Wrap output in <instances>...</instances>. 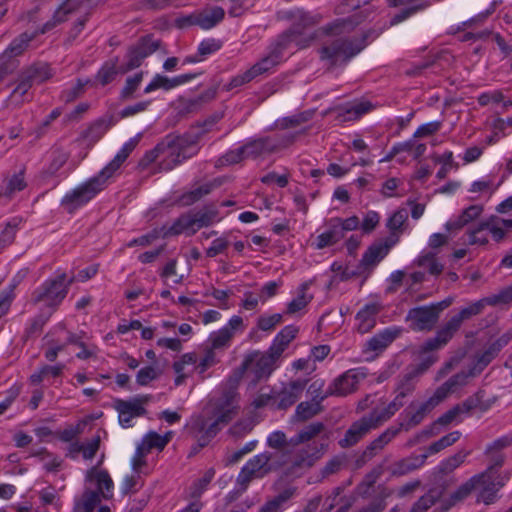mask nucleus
I'll return each mask as SVG.
<instances>
[{
    "label": "nucleus",
    "instance_id": "obj_1",
    "mask_svg": "<svg viewBox=\"0 0 512 512\" xmlns=\"http://www.w3.org/2000/svg\"><path fill=\"white\" fill-rule=\"evenodd\" d=\"M202 132L184 133L182 135L168 134L153 149L147 151L139 165L146 167L160 158L159 170L171 171L187 159L197 155Z\"/></svg>",
    "mask_w": 512,
    "mask_h": 512
},
{
    "label": "nucleus",
    "instance_id": "obj_2",
    "mask_svg": "<svg viewBox=\"0 0 512 512\" xmlns=\"http://www.w3.org/2000/svg\"><path fill=\"white\" fill-rule=\"evenodd\" d=\"M238 379L239 374L231 380H227L221 397L215 402V420L213 422L208 423L207 419L202 415L191 419L190 429L198 437L201 447L207 445L210 439L217 434L219 425H226L237 415L239 410L238 394L236 392Z\"/></svg>",
    "mask_w": 512,
    "mask_h": 512
},
{
    "label": "nucleus",
    "instance_id": "obj_3",
    "mask_svg": "<svg viewBox=\"0 0 512 512\" xmlns=\"http://www.w3.org/2000/svg\"><path fill=\"white\" fill-rule=\"evenodd\" d=\"M381 32V29H369L360 36L339 37L325 42L319 49L320 59L328 62L331 67L346 65L370 42L375 40Z\"/></svg>",
    "mask_w": 512,
    "mask_h": 512
},
{
    "label": "nucleus",
    "instance_id": "obj_4",
    "mask_svg": "<svg viewBox=\"0 0 512 512\" xmlns=\"http://www.w3.org/2000/svg\"><path fill=\"white\" fill-rule=\"evenodd\" d=\"M287 19H289L292 24L289 29L282 32L277 37L280 41V45H285L289 48L294 44L297 49L309 47L318 36V30L311 31V28L320 22L321 17L302 9H295L287 12Z\"/></svg>",
    "mask_w": 512,
    "mask_h": 512
},
{
    "label": "nucleus",
    "instance_id": "obj_5",
    "mask_svg": "<svg viewBox=\"0 0 512 512\" xmlns=\"http://www.w3.org/2000/svg\"><path fill=\"white\" fill-rule=\"evenodd\" d=\"M86 478L96 486V490L87 488L76 500L74 512H111L108 506H99L101 497H112L113 481L108 472L93 467L88 471Z\"/></svg>",
    "mask_w": 512,
    "mask_h": 512
},
{
    "label": "nucleus",
    "instance_id": "obj_6",
    "mask_svg": "<svg viewBox=\"0 0 512 512\" xmlns=\"http://www.w3.org/2000/svg\"><path fill=\"white\" fill-rule=\"evenodd\" d=\"M138 142V137L131 138L96 176L90 178L81 187L73 189L72 192H101L106 189L114 181L117 171L135 149Z\"/></svg>",
    "mask_w": 512,
    "mask_h": 512
},
{
    "label": "nucleus",
    "instance_id": "obj_7",
    "mask_svg": "<svg viewBox=\"0 0 512 512\" xmlns=\"http://www.w3.org/2000/svg\"><path fill=\"white\" fill-rule=\"evenodd\" d=\"M286 49H288V47L285 45H280V41L276 39L275 42L270 46L268 55L261 58L245 72L234 76L230 80L227 89L231 90L240 87L246 83H249L256 77L270 71L273 67L280 63L283 53Z\"/></svg>",
    "mask_w": 512,
    "mask_h": 512
},
{
    "label": "nucleus",
    "instance_id": "obj_8",
    "mask_svg": "<svg viewBox=\"0 0 512 512\" xmlns=\"http://www.w3.org/2000/svg\"><path fill=\"white\" fill-rule=\"evenodd\" d=\"M278 453L264 452L254 456L241 469L237 476V485L245 491L254 479L264 477L270 471L282 467L285 462L273 461Z\"/></svg>",
    "mask_w": 512,
    "mask_h": 512
},
{
    "label": "nucleus",
    "instance_id": "obj_9",
    "mask_svg": "<svg viewBox=\"0 0 512 512\" xmlns=\"http://www.w3.org/2000/svg\"><path fill=\"white\" fill-rule=\"evenodd\" d=\"M452 304V299H445L429 306H420L408 311L406 320L415 331H430L439 320L440 313Z\"/></svg>",
    "mask_w": 512,
    "mask_h": 512
},
{
    "label": "nucleus",
    "instance_id": "obj_10",
    "mask_svg": "<svg viewBox=\"0 0 512 512\" xmlns=\"http://www.w3.org/2000/svg\"><path fill=\"white\" fill-rule=\"evenodd\" d=\"M279 358L273 355L270 351L266 354L254 352L246 357L242 365L234 371L228 380L234 378L239 374L238 384L245 372L253 376V382L256 383L264 377H268L274 370L275 363Z\"/></svg>",
    "mask_w": 512,
    "mask_h": 512
},
{
    "label": "nucleus",
    "instance_id": "obj_11",
    "mask_svg": "<svg viewBox=\"0 0 512 512\" xmlns=\"http://www.w3.org/2000/svg\"><path fill=\"white\" fill-rule=\"evenodd\" d=\"M160 46V40L153 39L146 35L141 37L138 42L130 46L126 53V63L120 66V73H128L140 67L143 61L153 54Z\"/></svg>",
    "mask_w": 512,
    "mask_h": 512
},
{
    "label": "nucleus",
    "instance_id": "obj_12",
    "mask_svg": "<svg viewBox=\"0 0 512 512\" xmlns=\"http://www.w3.org/2000/svg\"><path fill=\"white\" fill-rule=\"evenodd\" d=\"M72 280H67L66 274H60L55 279L46 281L42 288L34 293L35 303L45 302L48 307L57 306L67 295Z\"/></svg>",
    "mask_w": 512,
    "mask_h": 512
},
{
    "label": "nucleus",
    "instance_id": "obj_13",
    "mask_svg": "<svg viewBox=\"0 0 512 512\" xmlns=\"http://www.w3.org/2000/svg\"><path fill=\"white\" fill-rule=\"evenodd\" d=\"M295 135H277L253 139L242 145L247 158H256L263 154L272 153L294 142Z\"/></svg>",
    "mask_w": 512,
    "mask_h": 512
},
{
    "label": "nucleus",
    "instance_id": "obj_14",
    "mask_svg": "<svg viewBox=\"0 0 512 512\" xmlns=\"http://www.w3.org/2000/svg\"><path fill=\"white\" fill-rule=\"evenodd\" d=\"M378 427V423L370 413L364 415L349 426L344 436L338 441V445L343 449L351 448Z\"/></svg>",
    "mask_w": 512,
    "mask_h": 512
},
{
    "label": "nucleus",
    "instance_id": "obj_15",
    "mask_svg": "<svg viewBox=\"0 0 512 512\" xmlns=\"http://www.w3.org/2000/svg\"><path fill=\"white\" fill-rule=\"evenodd\" d=\"M150 401V396H138L130 400L117 399L114 408L119 413V423L127 428L131 426V420L146 414L145 405Z\"/></svg>",
    "mask_w": 512,
    "mask_h": 512
},
{
    "label": "nucleus",
    "instance_id": "obj_16",
    "mask_svg": "<svg viewBox=\"0 0 512 512\" xmlns=\"http://www.w3.org/2000/svg\"><path fill=\"white\" fill-rule=\"evenodd\" d=\"M315 448L303 447L295 450L292 455L287 458L285 454L277 455L279 459L277 462H285L282 466H286V471L289 474L301 473L304 470L311 468L318 459Z\"/></svg>",
    "mask_w": 512,
    "mask_h": 512
},
{
    "label": "nucleus",
    "instance_id": "obj_17",
    "mask_svg": "<svg viewBox=\"0 0 512 512\" xmlns=\"http://www.w3.org/2000/svg\"><path fill=\"white\" fill-rule=\"evenodd\" d=\"M366 378L361 369H351L337 377L328 387V394L333 396H347L355 392L359 383Z\"/></svg>",
    "mask_w": 512,
    "mask_h": 512
},
{
    "label": "nucleus",
    "instance_id": "obj_18",
    "mask_svg": "<svg viewBox=\"0 0 512 512\" xmlns=\"http://www.w3.org/2000/svg\"><path fill=\"white\" fill-rule=\"evenodd\" d=\"M482 474L488 475L477 479L476 488L480 489L478 501L490 504L494 501L496 493L504 486V481L496 472H493V466H489Z\"/></svg>",
    "mask_w": 512,
    "mask_h": 512
},
{
    "label": "nucleus",
    "instance_id": "obj_19",
    "mask_svg": "<svg viewBox=\"0 0 512 512\" xmlns=\"http://www.w3.org/2000/svg\"><path fill=\"white\" fill-rule=\"evenodd\" d=\"M401 428L390 427L371 441L356 460L358 467L363 466L378 455L400 432Z\"/></svg>",
    "mask_w": 512,
    "mask_h": 512
},
{
    "label": "nucleus",
    "instance_id": "obj_20",
    "mask_svg": "<svg viewBox=\"0 0 512 512\" xmlns=\"http://www.w3.org/2000/svg\"><path fill=\"white\" fill-rule=\"evenodd\" d=\"M362 17L355 13L346 18H337L318 29V33L326 36H342L351 33L360 23Z\"/></svg>",
    "mask_w": 512,
    "mask_h": 512
},
{
    "label": "nucleus",
    "instance_id": "obj_21",
    "mask_svg": "<svg viewBox=\"0 0 512 512\" xmlns=\"http://www.w3.org/2000/svg\"><path fill=\"white\" fill-rule=\"evenodd\" d=\"M243 319L240 316H233L228 324L222 329L210 335V347L212 349H222L228 346L237 330L242 329Z\"/></svg>",
    "mask_w": 512,
    "mask_h": 512
},
{
    "label": "nucleus",
    "instance_id": "obj_22",
    "mask_svg": "<svg viewBox=\"0 0 512 512\" xmlns=\"http://www.w3.org/2000/svg\"><path fill=\"white\" fill-rule=\"evenodd\" d=\"M119 122V117L114 116L113 113L105 114L95 120L83 133V137L88 140L90 144L98 142L104 134Z\"/></svg>",
    "mask_w": 512,
    "mask_h": 512
},
{
    "label": "nucleus",
    "instance_id": "obj_23",
    "mask_svg": "<svg viewBox=\"0 0 512 512\" xmlns=\"http://www.w3.org/2000/svg\"><path fill=\"white\" fill-rule=\"evenodd\" d=\"M306 385L307 381L304 379H297L287 383L278 393V407L286 409L292 406L300 398Z\"/></svg>",
    "mask_w": 512,
    "mask_h": 512
},
{
    "label": "nucleus",
    "instance_id": "obj_24",
    "mask_svg": "<svg viewBox=\"0 0 512 512\" xmlns=\"http://www.w3.org/2000/svg\"><path fill=\"white\" fill-rule=\"evenodd\" d=\"M400 334L399 329H385L384 331L370 338L364 348V352L378 354L387 348Z\"/></svg>",
    "mask_w": 512,
    "mask_h": 512
},
{
    "label": "nucleus",
    "instance_id": "obj_25",
    "mask_svg": "<svg viewBox=\"0 0 512 512\" xmlns=\"http://www.w3.org/2000/svg\"><path fill=\"white\" fill-rule=\"evenodd\" d=\"M396 240H387L385 242H376L372 244L362 257L361 264L365 267L376 265L382 260L389 252L390 248L394 245Z\"/></svg>",
    "mask_w": 512,
    "mask_h": 512
},
{
    "label": "nucleus",
    "instance_id": "obj_26",
    "mask_svg": "<svg viewBox=\"0 0 512 512\" xmlns=\"http://www.w3.org/2000/svg\"><path fill=\"white\" fill-rule=\"evenodd\" d=\"M380 311V306L376 303L367 304L356 315L357 330L362 333H368L376 325V316Z\"/></svg>",
    "mask_w": 512,
    "mask_h": 512
},
{
    "label": "nucleus",
    "instance_id": "obj_27",
    "mask_svg": "<svg viewBox=\"0 0 512 512\" xmlns=\"http://www.w3.org/2000/svg\"><path fill=\"white\" fill-rule=\"evenodd\" d=\"M427 455L410 456L393 463L389 470L392 476H403L418 468L426 461Z\"/></svg>",
    "mask_w": 512,
    "mask_h": 512
},
{
    "label": "nucleus",
    "instance_id": "obj_28",
    "mask_svg": "<svg viewBox=\"0 0 512 512\" xmlns=\"http://www.w3.org/2000/svg\"><path fill=\"white\" fill-rule=\"evenodd\" d=\"M474 376L470 375V370L467 372L462 371L451 378H449L446 382H444L440 387L435 391L436 397L440 400H444L450 393L455 392L460 387L466 385L468 383L469 378H473Z\"/></svg>",
    "mask_w": 512,
    "mask_h": 512
},
{
    "label": "nucleus",
    "instance_id": "obj_29",
    "mask_svg": "<svg viewBox=\"0 0 512 512\" xmlns=\"http://www.w3.org/2000/svg\"><path fill=\"white\" fill-rule=\"evenodd\" d=\"M500 351V345L498 343L491 344L483 352L477 354L469 366L470 375H479L488 364L496 357Z\"/></svg>",
    "mask_w": 512,
    "mask_h": 512
},
{
    "label": "nucleus",
    "instance_id": "obj_30",
    "mask_svg": "<svg viewBox=\"0 0 512 512\" xmlns=\"http://www.w3.org/2000/svg\"><path fill=\"white\" fill-rule=\"evenodd\" d=\"M36 38L34 32L25 31L21 33L18 37H16L6 48L3 54L0 56L2 62H5L6 59L16 57L21 55L29 43Z\"/></svg>",
    "mask_w": 512,
    "mask_h": 512
},
{
    "label": "nucleus",
    "instance_id": "obj_31",
    "mask_svg": "<svg viewBox=\"0 0 512 512\" xmlns=\"http://www.w3.org/2000/svg\"><path fill=\"white\" fill-rule=\"evenodd\" d=\"M297 333L298 328L293 325L284 327L275 337L269 351L279 358Z\"/></svg>",
    "mask_w": 512,
    "mask_h": 512
},
{
    "label": "nucleus",
    "instance_id": "obj_32",
    "mask_svg": "<svg viewBox=\"0 0 512 512\" xmlns=\"http://www.w3.org/2000/svg\"><path fill=\"white\" fill-rule=\"evenodd\" d=\"M487 475L488 474L476 475L461 485L454 493L451 494L448 500H444L442 502L444 510H448L455 504L463 501L472 492V490L476 488L477 479L485 478Z\"/></svg>",
    "mask_w": 512,
    "mask_h": 512
},
{
    "label": "nucleus",
    "instance_id": "obj_33",
    "mask_svg": "<svg viewBox=\"0 0 512 512\" xmlns=\"http://www.w3.org/2000/svg\"><path fill=\"white\" fill-rule=\"evenodd\" d=\"M196 232L197 228L195 226L192 213H185L174 221V223L167 230L166 235L176 236L185 234L186 236H192Z\"/></svg>",
    "mask_w": 512,
    "mask_h": 512
},
{
    "label": "nucleus",
    "instance_id": "obj_34",
    "mask_svg": "<svg viewBox=\"0 0 512 512\" xmlns=\"http://www.w3.org/2000/svg\"><path fill=\"white\" fill-rule=\"evenodd\" d=\"M214 95H215V92H211V93L199 95L198 97H195V98L179 99L178 106H177L178 114L181 116H184L187 114L197 112L201 108L202 104L204 102H206L207 100L213 98Z\"/></svg>",
    "mask_w": 512,
    "mask_h": 512
},
{
    "label": "nucleus",
    "instance_id": "obj_35",
    "mask_svg": "<svg viewBox=\"0 0 512 512\" xmlns=\"http://www.w3.org/2000/svg\"><path fill=\"white\" fill-rule=\"evenodd\" d=\"M443 493L444 488L432 487L413 504L409 512H426L442 497Z\"/></svg>",
    "mask_w": 512,
    "mask_h": 512
},
{
    "label": "nucleus",
    "instance_id": "obj_36",
    "mask_svg": "<svg viewBox=\"0 0 512 512\" xmlns=\"http://www.w3.org/2000/svg\"><path fill=\"white\" fill-rule=\"evenodd\" d=\"M373 109V105L369 101H362L355 103L353 105H350L344 109H342L341 112H339L337 118L339 121H353L356 119H359L362 115L368 113Z\"/></svg>",
    "mask_w": 512,
    "mask_h": 512
},
{
    "label": "nucleus",
    "instance_id": "obj_37",
    "mask_svg": "<svg viewBox=\"0 0 512 512\" xmlns=\"http://www.w3.org/2000/svg\"><path fill=\"white\" fill-rule=\"evenodd\" d=\"M199 17V27L203 30H209L217 26L225 17V11L222 7L215 6L210 11L197 13Z\"/></svg>",
    "mask_w": 512,
    "mask_h": 512
},
{
    "label": "nucleus",
    "instance_id": "obj_38",
    "mask_svg": "<svg viewBox=\"0 0 512 512\" xmlns=\"http://www.w3.org/2000/svg\"><path fill=\"white\" fill-rule=\"evenodd\" d=\"M24 74L31 82L34 83H43L50 79L53 76L52 69L47 63H34L27 69H25Z\"/></svg>",
    "mask_w": 512,
    "mask_h": 512
},
{
    "label": "nucleus",
    "instance_id": "obj_39",
    "mask_svg": "<svg viewBox=\"0 0 512 512\" xmlns=\"http://www.w3.org/2000/svg\"><path fill=\"white\" fill-rule=\"evenodd\" d=\"M218 209L215 205L205 206L203 209L192 213L197 231L208 227L218 220Z\"/></svg>",
    "mask_w": 512,
    "mask_h": 512
},
{
    "label": "nucleus",
    "instance_id": "obj_40",
    "mask_svg": "<svg viewBox=\"0 0 512 512\" xmlns=\"http://www.w3.org/2000/svg\"><path fill=\"white\" fill-rule=\"evenodd\" d=\"M172 437V432H167L165 435H160L151 431L145 435L140 446L149 453L153 448L163 450Z\"/></svg>",
    "mask_w": 512,
    "mask_h": 512
},
{
    "label": "nucleus",
    "instance_id": "obj_41",
    "mask_svg": "<svg viewBox=\"0 0 512 512\" xmlns=\"http://www.w3.org/2000/svg\"><path fill=\"white\" fill-rule=\"evenodd\" d=\"M26 166L24 164L15 168L11 175L5 178L7 192L23 191L27 188Z\"/></svg>",
    "mask_w": 512,
    "mask_h": 512
},
{
    "label": "nucleus",
    "instance_id": "obj_42",
    "mask_svg": "<svg viewBox=\"0 0 512 512\" xmlns=\"http://www.w3.org/2000/svg\"><path fill=\"white\" fill-rule=\"evenodd\" d=\"M404 405V401L401 398L395 396L394 400L390 402L383 409H373L370 414L373 416L375 421L380 426L387 420H389L402 406Z\"/></svg>",
    "mask_w": 512,
    "mask_h": 512
},
{
    "label": "nucleus",
    "instance_id": "obj_43",
    "mask_svg": "<svg viewBox=\"0 0 512 512\" xmlns=\"http://www.w3.org/2000/svg\"><path fill=\"white\" fill-rule=\"evenodd\" d=\"M481 212V206L472 205L465 209L457 220L447 222L446 229L448 231L461 229L464 225L468 224L470 221L477 218L481 214Z\"/></svg>",
    "mask_w": 512,
    "mask_h": 512
},
{
    "label": "nucleus",
    "instance_id": "obj_44",
    "mask_svg": "<svg viewBox=\"0 0 512 512\" xmlns=\"http://www.w3.org/2000/svg\"><path fill=\"white\" fill-rule=\"evenodd\" d=\"M117 64L118 57H115L114 59L105 62L99 69L96 75V79L102 86H106L107 84L111 83L117 74L120 73V67L118 68Z\"/></svg>",
    "mask_w": 512,
    "mask_h": 512
},
{
    "label": "nucleus",
    "instance_id": "obj_45",
    "mask_svg": "<svg viewBox=\"0 0 512 512\" xmlns=\"http://www.w3.org/2000/svg\"><path fill=\"white\" fill-rule=\"evenodd\" d=\"M144 77V72L140 71L133 76H129L123 88L120 91L119 99L122 101L131 100L135 97L136 91L139 89Z\"/></svg>",
    "mask_w": 512,
    "mask_h": 512
},
{
    "label": "nucleus",
    "instance_id": "obj_46",
    "mask_svg": "<svg viewBox=\"0 0 512 512\" xmlns=\"http://www.w3.org/2000/svg\"><path fill=\"white\" fill-rule=\"evenodd\" d=\"M442 400L436 397V394L429 398L426 402L422 403L416 410L415 413L409 416L407 425L413 427L418 425L425 417L427 413L432 411Z\"/></svg>",
    "mask_w": 512,
    "mask_h": 512
},
{
    "label": "nucleus",
    "instance_id": "obj_47",
    "mask_svg": "<svg viewBox=\"0 0 512 512\" xmlns=\"http://www.w3.org/2000/svg\"><path fill=\"white\" fill-rule=\"evenodd\" d=\"M294 495V489L288 488L280 492L277 496L267 501L259 512H281L282 506Z\"/></svg>",
    "mask_w": 512,
    "mask_h": 512
},
{
    "label": "nucleus",
    "instance_id": "obj_48",
    "mask_svg": "<svg viewBox=\"0 0 512 512\" xmlns=\"http://www.w3.org/2000/svg\"><path fill=\"white\" fill-rule=\"evenodd\" d=\"M344 238V235L340 233V228H337L333 220L330 223V228L328 231L320 234L317 237L316 248L323 249L327 246H331L341 239Z\"/></svg>",
    "mask_w": 512,
    "mask_h": 512
},
{
    "label": "nucleus",
    "instance_id": "obj_49",
    "mask_svg": "<svg viewBox=\"0 0 512 512\" xmlns=\"http://www.w3.org/2000/svg\"><path fill=\"white\" fill-rule=\"evenodd\" d=\"M325 431V425L321 422H314L303 428L291 442L296 445L305 443Z\"/></svg>",
    "mask_w": 512,
    "mask_h": 512
},
{
    "label": "nucleus",
    "instance_id": "obj_50",
    "mask_svg": "<svg viewBox=\"0 0 512 512\" xmlns=\"http://www.w3.org/2000/svg\"><path fill=\"white\" fill-rule=\"evenodd\" d=\"M67 155L64 153H58L54 156L52 161L50 162L47 169L40 172V174L37 177V181L39 184H45L48 177L53 176L56 174L67 162Z\"/></svg>",
    "mask_w": 512,
    "mask_h": 512
},
{
    "label": "nucleus",
    "instance_id": "obj_51",
    "mask_svg": "<svg viewBox=\"0 0 512 512\" xmlns=\"http://www.w3.org/2000/svg\"><path fill=\"white\" fill-rule=\"evenodd\" d=\"M417 378L418 377L411 371L405 373L399 379L395 388L396 396L404 400L406 396L410 395L415 388Z\"/></svg>",
    "mask_w": 512,
    "mask_h": 512
},
{
    "label": "nucleus",
    "instance_id": "obj_52",
    "mask_svg": "<svg viewBox=\"0 0 512 512\" xmlns=\"http://www.w3.org/2000/svg\"><path fill=\"white\" fill-rule=\"evenodd\" d=\"M215 475L214 469H208L201 478L193 482L189 487V497L192 499H199L203 492L207 489Z\"/></svg>",
    "mask_w": 512,
    "mask_h": 512
},
{
    "label": "nucleus",
    "instance_id": "obj_53",
    "mask_svg": "<svg viewBox=\"0 0 512 512\" xmlns=\"http://www.w3.org/2000/svg\"><path fill=\"white\" fill-rule=\"evenodd\" d=\"M308 287H309L308 283H303L300 286L298 296L288 304V307H287L288 314H294V313L302 310L312 300V298H313L312 295H309L307 293Z\"/></svg>",
    "mask_w": 512,
    "mask_h": 512
},
{
    "label": "nucleus",
    "instance_id": "obj_54",
    "mask_svg": "<svg viewBox=\"0 0 512 512\" xmlns=\"http://www.w3.org/2000/svg\"><path fill=\"white\" fill-rule=\"evenodd\" d=\"M468 454L469 452L464 450L458 451L454 455L441 462V464L438 466V472L444 475L450 474L465 461Z\"/></svg>",
    "mask_w": 512,
    "mask_h": 512
},
{
    "label": "nucleus",
    "instance_id": "obj_55",
    "mask_svg": "<svg viewBox=\"0 0 512 512\" xmlns=\"http://www.w3.org/2000/svg\"><path fill=\"white\" fill-rule=\"evenodd\" d=\"M429 6L427 1H422L420 3L411 4L408 7L401 9L398 13H396L390 20V25L394 26L402 21L408 19L412 15L416 14L419 11L426 9Z\"/></svg>",
    "mask_w": 512,
    "mask_h": 512
},
{
    "label": "nucleus",
    "instance_id": "obj_56",
    "mask_svg": "<svg viewBox=\"0 0 512 512\" xmlns=\"http://www.w3.org/2000/svg\"><path fill=\"white\" fill-rule=\"evenodd\" d=\"M91 200L89 194H66L61 200V206L68 212L72 213L77 208L85 205Z\"/></svg>",
    "mask_w": 512,
    "mask_h": 512
},
{
    "label": "nucleus",
    "instance_id": "obj_57",
    "mask_svg": "<svg viewBox=\"0 0 512 512\" xmlns=\"http://www.w3.org/2000/svg\"><path fill=\"white\" fill-rule=\"evenodd\" d=\"M486 305H488L486 298L480 299L462 308L456 315H454V317L458 319L459 323L462 325L464 321L480 314Z\"/></svg>",
    "mask_w": 512,
    "mask_h": 512
},
{
    "label": "nucleus",
    "instance_id": "obj_58",
    "mask_svg": "<svg viewBox=\"0 0 512 512\" xmlns=\"http://www.w3.org/2000/svg\"><path fill=\"white\" fill-rule=\"evenodd\" d=\"M321 409V404L317 402H301L296 408L295 417L298 421H305L317 415Z\"/></svg>",
    "mask_w": 512,
    "mask_h": 512
},
{
    "label": "nucleus",
    "instance_id": "obj_59",
    "mask_svg": "<svg viewBox=\"0 0 512 512\" xmlns=\"http://www.w3.org/2000/svg\"><path fill=\"white\" fill-rule=\"evenodd\" d=\"M417 265L428 269L432 275H439L443 271V265L440 264L432 252H427L420 255L417 259Z\"/></svg>",
    "mask_w": 512,
    "mask_h": 512
},
{
    "label": "nucleus",
    "instance_id": "obj_60",
    "mask_svg": "<svg viewBox=\"0 0 512 512\" xmlns=\"http://www.w3.org/2000/svg\"><path fill=\"white\" fill-rule=\"evenodd\" d=\"M102 0H65L63 3L68 7L71 13L93 12Z\"/></svg>",
    "mask_w": 512,
    "mask_h": 512
},
{
    "label": "nucleus",
    "instance_id": "obj_61",
    "mask_svg": "<svg viewBox=\"0 0 512 512\" xmlns=\"http://www.w3.org/2000/svg\"><path fill=\"white\" fill-rule=\"evenodd\" d=\"M486 221L481 222L475 228L468 232V244L470 245H485L488 242V229Z\"/></svg>",
    "mask_w": 512,
    "mask_h": 512
},
{
    "label": "nucleus",
    "instance_id": "obj_62",
    "mask_svg": "<svg viewBox=\"0 0 512 512\" xmlns=\"http://www.w3.org/2000/svg\"><path fill=\"white\" fill-rule=\"evenodd\" d=\"M460 436H461V433L459 431H453V432L443 436L438 441L432 443L429 446L428 451L431 454L438 453L441 450L453 445L456 441L459 440Z\"/></svg>",
    "mask_w": 512,
    "mask_h": 512
},
{
    "label": "nucleus",
    "instance_id": "obj_63",
    "mask_svg": "<svg viewBox=\"0 0 512 512\" xmlns=\"http://www.w3.org/2000/svg\"><path fill=\"white\" fill-rule=\"evenodd\" d=\"M150 104H151V100L139 101L137 103L128 105V106L124 107L123 109H121L118 113H116V114L113 113V114H114V116L119 117V120L124 119V118L131 117V116H134L136 114L146 111L148 109V107L150 106Z\"/></svg>",
    "mask_w": 512,
    "mask_h": 512
},
{
    "label": "nucleus",
    "instance_id": "obj_64",
    "mask_svg": "<svg viewBox=\"0 0 512 512\" xmlns=\"http://www.w3.org/2000/svg\"><path fill=\"white\" fill-rule=\"evenodd\" d=\"M408 219V211L406 208L397 210L388 220L387 226L389 230L395 234L401 232L402 227Z\"/></svg>",
    "mask_w": 512,
    "mask_h": 512
}]
</instances>
